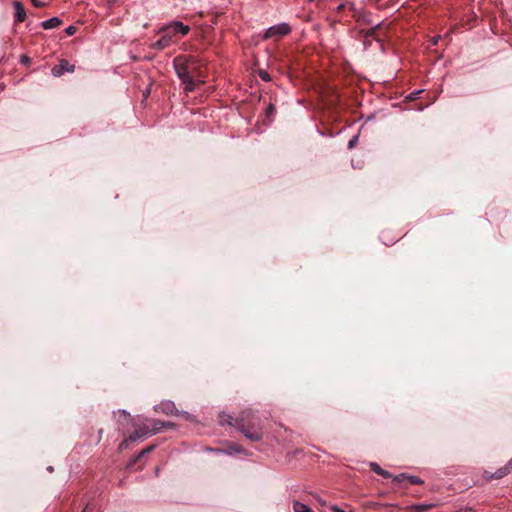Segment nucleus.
<instances>
[{
  "label": "nucleus",
  "instance_id": "nucleus-36",
  "mask_svg": "<svg viewBox=\"0 0 512 512\" xmlns=\"http://www.w3.org/2000/svg\"><path fill=\"white\" fill-rule=\"evenodd\" d=\"M232 449L237 453L241 452V448L239 446H233Z\"/></svg>",
  "mask_w": 512,
  "mask_h": 512
},
{
  "label": "nucleus",
  "instance_id": "nucleus-8",
  "mask_svg": "<svg viewBox=\"0 0 512 512\" xmlns=\"http://www.w3.org/2000/svg\"><path fill=\"white\" fill-rule=\"evenodd\" d=\"M62 24V20L59 17H52L40 23L41 27L45 30L53 29Z\"/></svg>",
  "mask_w": 512,
  "mask_h": 512
},
{
  "label": "nucleus",
  "instance_id": "nucleus-16",
  "mask_svg": "<svg viewBox=\"0 0 512 512\" xmlns=\"http://www.w3.org/2000/svg\"><path fill=\"white\" fill-rule=\"evenodd\" d=\"M154 445H151L145 449H143L142 451L139 452V454L135 457V459L133 460V463H135L136 461H138L140 458H142L143 456H145L146 454L150 453L151 451H153L154 449Z\"/></svg>",
  "mask_w": 512,
  "mask_h": 512
},
{
  "label": "nucleus",
  "instance_id": "nucleus-10",
  "mask_svg": "<svg viewBox=\"0 0 512 512\" xmlns=\"http://www.w3.org/2000/svg\"><path fill=\"white\" fill-rule=\"evenodd\" d=\"M433 507H435V505L432 503H419L410 506L407 512H426Z\"/></svg>",
  "mask_w": 512,
  "mask_h": 512
},
{
  "label": "nucleus",
  "instance_id": "nucleus-25",
  "mask_svg": "<svg viewBox=\"0 0 512 512\" xmlns=\"http://www.w3.org/2000/svg\"><path fill=\"white\" fill-rule=\"evenodd\" d=\"M423 90H417L412 93H410L406 98L410 101L415 100L418 98V95L422 93Z\"/></svg>",
  "mask_w": 512,
  "mask_h": 512
},
{
  "label": "nucleus",
  "instance_id": "nucleus-30",
  "mask_svg": "<svg viewBox=\"0 0 512 512\" xmlns=\"http://www.w3.org/2000/svg\"><path fill=\"white\" fill-rule=\"evenodd\" d=\"M30 1L37 8H41V7H43L45 5V3L40 1V0H30Z\"/></svg>",
  "mask_w": 512,
  "mask_h": 512
},
{
  "label": "nucleus",
  "instance_id": "nucleus-6",
  "mask_svg": "<svg viewBox=\"0 0 512 512\" xmlns=\"http://www.w3.org/2000/svg\"><path fill=\"white\" fill-rule=\"evenodd\" d=\"M75 70V66L73 64H71L68 60L66 59H61L59 61V64L55 65L51 72H52V75L55 76V77H60L62 76L65 72H69V73H72L74 72Z\"/></svg>",
  "mask_w": 512,
  "mask_h": 512
},
{
  "label": "nucleus",
  "instance_id": "nucleus-3",
  "mask_svg": "<svg viewBox=\"0 0 512 512\" xmlns=\"http://www.w3.org/2000/svg\"><path fill=\"white\" fill-rule=\"evenodd\" d=\"M174 68L178 78L185 84V91L191 92L194 90V80L188 68L184 64H177L174 61Z\"/></svg>",
  "mask_w": 512,
  "mask_h": 512
},
{
  "label": "nucleus",
  "instance_id": "nucleus-13",
  "mask_svg": "<svg viewBox=\"0 0 512 512\" xmlns=\"http://www.w3.org/2000/svg\"><path fill=\"white\" fill-rule=\"evenodd\" d=\"M357 21L360 22L361 24L372 25V21L370 20V15L365 12H360L357 15Z\"/></svg>",
  "mask_w": 512,
  "mask_h": 512
},
{
  "label": "nucleus",
  "instance_id": "nucleus-29",
  "mask_svg": "<svg viewBox=\"0 0 512 512\" xmlns=\"http://www.w3.org/2000/svg\"><path fill=\"white\" fill-rule=\"evenodd\" d=\"M379 475L384 477V478H387V479L393 478V475L389 471L384 470V469H382V471L380 472Z\"/></svg>",
  "mask_w": 512,
  "mask_h": 512
},
{
  "label": "nucleus",
  "instance_id": "nucleus-34",
  "mask_svg": "<svg viewBox=\"0 0 512 512\" xmlns=\"http://www.w3.org/2000/svg\"><path fill=\"white\" fill-rule=\"evenodd\" d=\"M505 468L509 473L512 472V459L505 465Z\"/></svg>",
  "mask_w": 512,
  "mask_h": 512
},
{
  "label": "nucleus",
  "instance_id": "nucleus-11",
  "mask_svg": "<svg viewBox=\"0 0 512 512\" xmlns=\"http://www.w3.org/2000/svg\"><path fill=\"white\" fill-rule=\"evenodd\" d=\"M164 429V423L162 420L153 419L151 420V427H149L150 436L156 435Z\"/></svg>",
  "mask_w": 512,
  "mask_h": 512
},
{
  "label": "nucleus",
  "instance_id": "nucleus-37",
  "mask_svg": "<svg viewBox=\"0 0 512 512\" xmlns=\"http://www.w3.org/2000/svg\"><path fill=\"white\" fill-rule=\"evenodd\" d=\"M47 471L52 473L54 471V468L52 466L47 467Z\"/></svg>",
  "mask_w": 512,
  "mask_h": 512
},
{
  "label": "nucleus",
  "instance_id": "nucleus-4",
  "mask_svg": "<svg viewBox=\"0 0 512 512\" xmlns=\"http://www.w3.org/2000/svg\"><path fill=\"white\" fill-rule=\"evenodd\" d=\"M290 32H291L290 25L288 23H286V22H282V23H279V24H276V25H273V26L269 27L265 31L262 39L263 40H267V39H270V38L283 37V36L288 35Z\"/></svg>",
  "mask_w": 512,
  "mask_h": 512
},
{
  "label": "nucleus",
  "instance_id": "nucleus-7",
  "mask_svg": "<svg viewBox=\"0 0 512 512\" xmlns=\"http://www.w3.org/2000/svg\"><path fill=\"white\" fill-rule=\"evenodd\" d=\"M13 7H14V10H15V13H14V22L15 23H22L25 21L26 19V11H25V7L24 5L22 4V2L20 1H13Z\"/></svg>",
  "mask_w": 512,
  "mask_h": 512
},
{
  "label": "nucleus",
  "instance_id": "nucleus-35",
  "mask_svg": "<svg viewBox=\"0 0 512 512\" xmlns=\"http://www.w3.org/2000/svg\"><path fill=\"white\" fill-rule=\"evenodd\" d=\"M119 413L125 417L130 416V414L125 409L119 410Z\"/></svg>",
  "mask_w": 512,
  "mask_h": 512
},
{
  "label": "nucleus",
  "instance_id": "nucleus-2",
  "mask_svg": "<svg viewBox=\"0 0 512 512\" xmlns=\"http://www.w3.org/2000/svg\"><path fill=\"white\" fill-rule=\"evenodd\" d=\"M189 31L190 27L188 25L173 20L158 29L157 34L161 37L151 44V48L159 51L164 50L172 45L174 36H186Z\"/></svg>",
  "mask_w": 512,
  "mask_h": 512
},
{
  "label": "nucleus",
  "instance_id": "nucleus-19",
  "mask_svg": "<svg viewBox=\"0 0 512 512\" xmlns=\"http://www.w3.org/2000/svg\"><path fill=\"white\" fill-rule=\"evenodd\" d=\"M221 418H222V422H225V423H227L228 425H231V426H235V419L232 416H230L228 414H223L221 416Z\"/></svg>",
  "mask_w": 512,
  "mask_h": 512
},
{
  "label": "nucleus",
  "instance_id": "nucleus-23",
  "mask_svg": "<svg viewBox=\"0 0 512 512\" xmlns=\"http://www.w3.org/2000/svg\"><path fill=\"white\" fill-rule=\"evenodd\" d=\"M357 142H358V136H357V135H355V136H353V137L349 140L348 145H347L348 149H352V148H354V147H355V145L357 144Z\"/></svg>",
  "mask_w": 512,
  "mask_h": 512
},
{
  "label": "nucleus",
  "instance_id": "nucleus-20",
  "mask_svg": "<svg viewBox=\"0 0 512 512\" xmlns=\"http://www.w3.org/2000/svg\"><path fill=\"white\" fill-rule=\"evenodd\" d=\"M258 75L265 82L271 81V76L266 70H259Z\"/></svg>",
  "mask_w": 512,
  "mask_h": 512
},
{
  "label": "nucleus",
  "instance_id": "nucleus-28",
  "mask_svg": "<svg viewBox=\"0 0 512 512\" xmlns=\"http://www.w3.org/2000/svg\"><path fill=\"white\" fill-rule=\"evenodd\" d=\"M346 6H349L352 9L354 7V4L353 3H349V2L341 3V4L338 5L337 11L343 10Z\"/></svg>",
  "mask_w": 512,
  "mask_h": 512
},
{
  "label": "nucleus",
  "instance_id": "nucleus-14",
  "mask_svg": "<svg viewBox=\"0 0 512 512\" xmlns=\"http://www.w3.org/2000/svg\"><path fill=\"white\" fill-rule=\"evenodd\" d=\"M508 470L504 467L499 468L493 475H491L489 478L491 479H501L504 476L508 475Z\"/></svg>",
  "mask_w": 512,
  "mask_h": 512
},
{
  "label": "nucleus",
  "instance_id": "nucleus-17",
  "mask_svg": "<svg viewBox=\"0 0 512 512\" xmlns=\"http://www.w3.org/2000/svg\"><path fill=\"white\" fill-rule=\"evenodd\" d=\"M276 113V107L274 106V104L270 103L267 108H266V111H265V114H266V117L267 118H272Z\"/></svg>",
  "mask_w": 512,
  "mask_h": 512
},
{
  "label": "nucleus",
  "instance_id": "nucleus-31",
  "mask_svg": "<svg viewBox=\"0 0 512 512\" xmlns=\"http://www.w3.org/2000/svg\"><path fill=\"white\" fill-rule=\"evenodd\" d=\"M329 509L332 511V512H345L343 509H341L340 507H338L337 505H330L329 506Z\"/></svg>",
  "mask_w": 512,
  "mask_h": 512
},
{
  "label": "nucleus",
  "instance_id": "nucleus-21",
  "mask_svg": "<svg viewBox=\"0 0 512 512\" xmlns=\"http://www.w3.org/2000/svg\"><path fill=\"white\" fill-rule=\"evenodd\" d=\"M370 466V469L376 473V474H380V472L382 471V468L376 463V462H370L369 464Z\"/></svg>",
  "mask_w": 512,
  "mask_h": 512
},
{
  "label": "nucleus",
  "instance_id": "nucleus-1",
  "mask_svg": "<svg viewBox=\"0 0 512 512\" xmlns=\"http://www.w3.org/2000/svg\"><path fill=\"white\" fill-rule=\"evenodd\" d=\"M235 427L252 442H258L263 438L261 420L251 410L243 411L235 418Z\"/></svg>",
  "mask_w": 512,
  "mask_h": 512
},
{
  "label": "nucleus",
  "instance_id": "nucleus-32",
  "mask_svg": "<svg viewBox=\"0 0 512 512\" xmlns=\"http://www.w3.org/2000/svg\"><path fill=\"white\" fill-rule=\"evenodd\" d=\"M163 423H164V429H166V428H170V429H172V428H174V427H175V424H174L173 422H170V421H163Z\"/></svg>",
  "mask_w": 512,
  "mask_h": 512
},
{
  "label": "nucleus",
  "instance_id": "nucleus-12",
  "mask_svg": "<svg viewBox=\"0 0 512 512\" xmlns=\"http://www.w3.org/2000/svg\"><path fill=\"white\" fill-rule=\"evenodd\" d=\"M293 510L294 512H313V510L308 505L297 500L293 501Z\"/></svg>",
  "mask_w": 512,
  "mask_h": 512
},
{
  "label": "nucleus",
  "instance_id": "nucleus-24",
  "mask_svg": "<svg viewBox=\"0 0 512 512\" xmlns=\"http://www.w3.org/2000/svg\"><path fill=\"white\" fill-rule=\"evenodd\" d=\"M20 63L28 66L31 63V58L23 54L20 56Z\"/></svg>",
  "mask_w": 512,
  "mask_h": 512
},
{
  "label": "nucleus",
  "instance_id": "nucleus-27",
  "mask_svg": "<svg viewBox=\"0 0 512 512\" xmlns=\"http://www.w3.org/2000/svg\"><path fill=\"white\" fill-rule=\"evenodd\" d=\"M130 442H131L130 437H128V438H126V439H124V440L120 443V445H119V449H120V450H122V449L127 448Z\"/></svg>",
  "mask_w": 512,
  "mask_h": 512
},
{
  "label": "nucleus",
  "instance_id": "nucleus-22",
  "mask_svg": "<svg viewBox=\"0 0 512 512\" xmlns=\"http://www.w3.org/2000/svg\"><path fill=\"white\" fill-rule=\"evenodd\" d=\"M408 474L406 473H400L393 477V481L395 482H402L403 480H407Z\"/></svg>",
  "mask_w": 512,
  "mask_h": 512
},
{
  "label": "nucleus",
  "instance_id": "nucleus-18",
  "mask_svg": "<svg viewBox=\"0 0 512 512\" xmlns=\"http://www.w3.org/2000/svg\"><path fill=\"white\" fill-rule=\"evenodd\" d=\"M381 22L375 24V25H371V28L366 32V36L367 37H371V36H374V34L376 33V31L380 28L381 26Z\"/></svg>",
  "mask_w": 512,
  "mask_h": 512
},
{
  "label": "nucleus",
  "instance_id": "nucleus-33",
  "mask_svg": "<svg viewBox=\"0 0 512 512\" xmlns=\"http://www.w3.org/2000/svg\"><path fill=\"white\" fill-rule=\"evenodd\" d=\"M316 500L321 506H326V501L322 499L320 496H317Z\"/></svg>",
  "mask_w": 512,
  "mask_h": 512
},
{
  "label": "nucleus",
  "instance_id": "nucleus-26",
  "mask_svg": "<svg viewBox=\"0 0 512 512\" xmlns=\"http://www.w3.org/2000/svg\"><path fill=\"white\" fill-rule=\"evenodd\" d=\"M77 31V28L73 25H70L68 26L66 29H65V33L69 36H72L76 33Z\"/></svg>",
  "mask_w": 512,
  "mask_h": 512
},
{
  "label": "nucleus",
  "instance_id": "nucleus-9",
  "mask_svg": "<svg viewBox=\"0 0 512 512\" xmlns=\"http://www.w3.org/2000/svg\"><path fill=\"white\" fill-rule=\"evenodd\" d=\"M148 435L150 436L149 426H143V427L137 429L129 437H130L131 442H135L138 439L144 438V437H146Z\"/></svg>",
  "mask_w": 512,
  "mask_h": 512
},
{
  "label": "nucleus",
  "instance_id": "nucleus-5",
  "mask_svg": "<svg viewBox=\"0 0 512 512\" xmlns=\"http://www.w3.org/2000/svg\"><path fill=\"white\" fill-rule=\"evenodd\" d=\"M154 410H155V412H161L166 415H176V416L184 415L187 418L189 416V414L187 412L179 411L176 408L175 403L170 400H165V401H162L160 404L155 405Z\"/></svg>",
  "mask_w": 512,
  "mask_h": 512
},
{
  "label": "nucleus",
  "instance_id": "nucleus-15",
  "mask_svg": "<svg viewBox=\"0 0 512 512\" xmlns=\"http://www.w3.org/2000/svg\"><path fill=\"white\" fill-rule=\"evenodd\" d=\"M407 480L412 485H422L424 483V481L420 477L415 476V475L408 474Z\"/></svg>",
  "mask_w": 512,
  "mask_h": 512
}]
</instances>
